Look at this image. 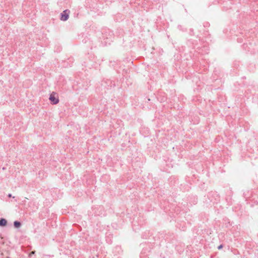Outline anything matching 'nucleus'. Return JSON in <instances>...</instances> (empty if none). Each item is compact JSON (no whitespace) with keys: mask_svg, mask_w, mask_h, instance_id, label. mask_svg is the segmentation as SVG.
Returning a JSON list of instances; mask_svg holds the SVG:
<instances>
[{"mask_svg":"<svg viewBox=\"0 0 258 258\" xmlns=\"http://www.w3.org/2000/svg\"><path fill=\"white\" fill-rule=\"evenodd\" d=\"M8 222L7 220L3 218H0V226L1 227H5L7 225Z\"/></svg>","mask_w":258,"mask_h":258,"instance_id":"obj_4","label":"nucleus"},{"mask_svg":"<svg viewBox=\"0 0 258 258\" xmlns=\"http://www.w3.org/2000/svg\"><path fill=\"white\" fill-rule=\"evenodd\" d=\"M223 247V244H220V245H219L217 247L218 249L219 250H220Z\"/></svg>","mask_w":258,"mask_h":258,"instance_id":"obj_8","label":"nucleus"},{"mask_svg":"<svg viewBox=\"0 0 258 258\" xmlns=\"http://www.w3.org/2000/svg\"><path fill=\"white\" fill-rule=\"evenodd\" d=\"M8 197H12V195H11V194H9L8 195Z\"/></svg>","mask_w":258,"mask_h":258,"instance_id":"obj_10","label":"nucleus"},{"mask_svg":"<svg viewBox=\"0 0 258 258\" xmlns=\"http://www.w3.org/2000/svg\"><path fill=\"white\" fill-rule=\"evenodd\" d=\"M7 258H9V257H7Z\"/></svg>","mask_w":258,"mask_h":258,"instance_id":"obj_12","label":"nucleus"},{"mask_svg":"<svg viewBox=\"0 0 258 258\" xmlns=\"http://www.w3.org/2000/svg\"><path fill=\"white\" fill-rule=\"evenodd\" d=\"M102 85L104 87L107 86L108 89H111L112 87H114L115 86L114 83L110 80H106L105 81H102Z\"/></svg>","mask_w":258,"mask_h":258,"instance_id":"obj_3","label":"nucleus"},{"mask_svg":"<svg viewBox=\"0 0 258 258\" xmlns=\"http://www.w3.org/2000/svg\"><path fill=\"white\" fill-rule=\"evenodd\" d=\"M178 27L179 28L180 27H181V26L179 25V26H178Z\"/></svg>","mask_w":258,"mask_h":258,"instance_id":"obj_11","label":"nucleus"},{"mask_svg":"<svg viewBox=\"0 0 258 258\" xmlns=\"http://www.w3.org/2000/svg\"><path fill=\"white\" fill-rule=\"evenodd\" d=\"M216 195V197L218 198V199H219V196H218V195L217 194V193H216V192H210V193L209 194V196H211V195Z\"/></svg>","mask_w":258,"mask_h":258,"instance_id":"obj_6","label":"nucleus"},{"mask_svg":"<svg viewBox=\"0 0 258 258\" xmlns=\"http://www.w3.org/2000/svg\"><path fill=\"white\" fill-rule=\"evenodd\" d=\"M21 223L19 221H15L14 222V226L15 227V228H19L21 226Z\"/></svg>","mask_w":258,"mask_h":258,"instance_id":"obj_5","label":"nucleus"},{"mask_svg":"<svg viewBox=\"0 0 258 258\" xmlns=\"http://www.w3.org/2000/svg\"><path fill=\"white\" fill-rule=\"evenodd\" d=\"M35 251H32L30 253V254H29V256L30 257V256H31V255H32L34 254H35Z\"/></svg>","mask_w":258,"mask_h":258,"instance_id":"obj_9","label":"nucleus"},{"mask_svg":"<svg viewBox=\"0 0 258 258\" xmlns=\"http://www.w3.org/2000/svg\"><path fill=\"white\" fill-rule=\"evenodd\" d=\"M70 11L69 10L67 9L64 10L62 13H60V20L62 21H66L69 18V14Z\"/></svg>","mask_w":258,"mask_h":258,"instance_id":"obj_2","label":"nucleus"},{"mask_svg":"<svg viewBox=\"0 0 258 258\" xmlns=\"http://www.w3.org/2000/svg\"><path fill=\"white\" fill-rule=\"evenodd\" d=\"M49 100L50 101L51 104H57L59 102L58 94L55 92H52L49 96Z\"/></svg>","mask_w":258,"mask_h":258,"instance_id":"obj_1","label":"nucleus"},{"mask_svg":"<svg viewBox=\"0 0 258 258\" xmlns=\"http://www.w3.org/2000/svg\"><path fill=\"white\" fill-rule=\"evenodd\" d=\"M189 34L191 36L194 35V32L193 29L191 28L190 29Z\"/></svg>","mask_w":258,"mask_h":258,"instance_id":"obj_7","label":"nucleus"}]
</instances>
